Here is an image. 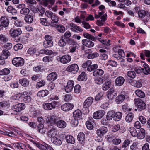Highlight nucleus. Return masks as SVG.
<instances>
[{
    "label": "nucleus",
    "mask_w": 150,
    "mask_h": 150,
    "mask_svg": "<svg viewBox=\"0 0 150 150\" xmlns=\"http://www.w3.org/2000/svg\"><path fill=\"white\" fill-rule=\"evenodd\" d=\"M129 130L131 133V135L133 137H136L137 136V133L134 128L133 127L130 128Z\"/></svg>",
    "instance_id": "48"
},
{
    "label": "nucleus",
    "mask_w": 150,
    "mask_h": 150,
    "mask_svg": "<svg viewBox=\"0 0 150 150\" xmlns=\"http://www.w3.org/2000/svg\"><path fill=\"white\" fill-rule=\"evenodd\" d=\"M125 98V96L121 94L118 95L115 98V102L117 104H120L124 101Z\"/></svg>",
    "instance_id": "30"
},
{
    "label": "nucleus",
    "mask_w": 150,
    "mask_h": 150,
    "mask_svg": "<svg viewBox=\"0 0 150 150\" xmlns=\"http://www.w3.org/2000/svg\"><path fill=\"white\" fill-rule=\"evenodd\" d=\"M105 112L103 110H99L95 112L93 114V117L96 119L102 118L105 115Z\"/></svg>",
    "instance_id": "9"
},
{
    "label": "nucleus",
    "mask_w": 150,
    "mask_h": 150,
    "mask_svg": "<svg viewBox=\"0 0 150 150\" xmlns=\"http://www.w3.org/2000/svg\"><path fill=\"white\" fill-rule=\"evenodd\" d=\"M3 54L0 56V58L6 59L10 55V53L8 50L4 49L3 50Z\"/></svg>",
    "instance_id": "39"
},
{
    "label": "nucleus",
    "mask_w": 150,
    "mask_h": 150,
    "mask_svg": "<svg viewBox=\"0 0 150 150\" xmlns=\"http://www.w3.org/2000/svg\"><path fill=\"white\" fill-rule=\"evenodd\" d=\"M7 11L13 14H16L17 13V10L11 6L8 7Z\"/></svg>",
    "instance_id": "46"
},
{
    "label": "nucleus",
    "mask_w": 150,
    "mask_h": 150,
    "mask_svg": "<svg viewBox=\"0 0 150 150\" xmlns=\"http://www.w3.org/2000/svg\"><path fill=\"white\" fill-rule=\"evenodd\" d=\"M31 142L35 145L38 147H40L42 149L45 150H54L53 148L50 145H47V146H45L42 144L36 143L33 140H31Z\"/></svg>",
    "instance_id": "19"
},
{
    "label": "nucleus",
    "mask_w": 150,
    "mask_h": 150,
    "mask_svg": "<svg viewBox=\"0 0 150 150\" xmlns=\"http://www.w3.org/2000/svg\"><path fill=\"white\" fill-rule=\"evenodd\" d=\"M38 21L41 24L45 26L48 25V23L46 18H41L38 20Z\"/></svg>",
    "instance_id": "55"
},
{
    "label": "nucleus",
    "mask_w": 150,
    "mask_h": 150,
    "mask_svg": "<svg viewBox=\"0 0 150 150\" xmlns=\"http://www.w3.org/2000/svg\"><path fill=\"white\" fill-rule=\"evenodd\" d=\"M66 39L64 38L63 36L61 37V38L59 41L58 45L60 47H64L67 45Z\"/></svg>",
    "instance_id": "40"
},
{
    "label": "nucleus",
    "mask_w": 150,
    "mask_h": 150,
    "mask_svg": "<svg viewBox=\"0 0 150 150\" xmlns=\"http://www.w3.org/2000/svg\"><path fill=\"white\" fill-rule=\"evenodd\" d=\"M19 82L20 84L24 87H27L29 84V81L25 78L20 79L19 81Z\"/></svg>",
    "instance_id": "31"
},
{
    "label": "nucleus",
    "mask_w": 150,
    "mask_h": 150,
    "mask_svg": "<svg viewBox=\"0 0 150 150\" xmlns=\"http://www.w3.org/2000/svg\"><path fill=\"white\" fill-rule=\"evenodd\" d=\"M25 108L24 104L20 103L13 105L12 109L16 112H20L24 109Z\"/></svg>",
    "instance_id": "11"
},
{
    "label": "nucleus",
    "mask_w": 150,
    "mask_h": 150,
    "mask_svg": "<svg viewBox=\"0 0 150 150\" xmlns=\"http://www.w3.org/2000/svg\"><path fill=\"white\" fill-rule=\"evenodd\" d=\"M1 22L4 27H6L9 24V21L7 18L4 16H2L1 18Z\"/></svg>",
    "instance_id": "26"
},
{
    "label": "nucleus",
    "mask_w": 150,
    "mask_h": 150,
    "mask_svg": "<svg viewBox=\"0 0 150 150\" xmlns=\"http://www.w3.org/2000/svg\"><path fill=\"white\" fill-rule=\"evenodd\" d=\"M70 29L71 30L74 32H82L83 30L81 27L73 23H71L70 24Z\"/></svg>",
    "instance_id": "14"
},
{
    "label": "nucleus",
    "mask_w": 150,
    "mask_h": 150,
    "mask_svg": "<svg viewBox=\"0 0 150 150\" xmlns=\"http://www.w3.org/2000/svg\"><path fill=\"white\" fill-rule=\"evenodd\" d=\"M92 64V62L91 60H88L82 65V67L83 68H86L88 67L90 64Z\"/></svg>",
    "instance_id": "62"
},
{
    "label": "nucleus",
    "mask_w": 150,
    "mask_h": 150,
    "mask_svg": "<svg viewBox=\"0 0 150 150\" xmlns=\"http://www.w3.org/2000/svg\"><path fill=\"white\" fill-rule=\"evenodd\" d=\"M46 122L51 124H54L56 122V120L54 116H52L48 117L46 120Z\"/></svg>",
    "instance_id": "35"
},
{
    "label": "nucleus",
    "mask_w": 150,
    "mask_h": 150,
    "mask_svg": "<svg viewBox=\"0 0 150 150\" xmlns=\"http://www.w3.org/2000/svg\"><path fill=\"white\" fill-rule=\"evenodd\" d=\"M122 113L120 112H115L114 120L116 121H120L122 118Z\"/></svg>",
    "instance_id": "36"
},
{
    "label": "nucleus",
    "mask_w": 150,
    "mask_h": 150,
    "mask_svg": "<svg viewBox=\"0 0 150 150\" xmlns=\"http://www.w3.org/2000/svg\"><path fill=\"white\" fill-rule=\"evenodd\" d=\"M74 107V105L69 103H66L62 105L61 108L62 110L64 111H68L72 110Z\"/></svg>",
    "instance_id": "13"
},
{
    "label": "nucleus",
    "mask_w": 150,
    "mask_h": 150,
    "mask_svg": "<svg viewBox=\"0 0 150 150\" xmlns=\"http://www.w3.org/2000/svg\"><path fill=\"white\" fill-rule=\"evenodd\" d=\"M59 104V102L53 101L50 103H47L43 104V108L45 110H50L55 108Z\"/></svg>",
    "instance_id": "3"
},
{
    "label": "nucleus",
    "mask_w": 150,
    "mask_h": 150,
    "mask_svg": "<svg viewBox=\"0 0 150 150\" xmlns=\"http://www.w3.org/2000/svg\"><path fill=\"white\" fill-rule=\"evenodd\" d=\"M45 84V81L43 80H42L37 83L36 86V88H38L40 87L43 86Z\"/></svg>",
    "instance_id": "57"
},
{
    "label": "nucleus",
    "mask_w": 150,
    "mask_h": 150,
    "mask_svg": "<svg viewBox=\"0 0 150 150\" xmlns=\"http://www.w3.org/2000/svg\"><path fill=\"white\" fill-rule=\"evenodd\" d=\"M53 45V42L44 41L43 42V45L46 48L50 47Z\"/></svg>",
    "instance_id": "53"
},
{
    "label": "nucleus",
    "mask_w": 150,
    "mask_h": 150,
    "mask_svg": "<svg viewBox=\"0 0 150 150\" xmlns=\"http://www.w3.org/2000/svg\"><path fill=\"white\" fill-rule=\"evenodd\" d=\"M130 144V141L128 139H127L125 140L122 146V148H124V149H125L127 146H128Z\"/></svg>",
    "instance_id": "60"
},
{
    "label": "nucleus",
    "mask_w": 150,
    "mask_h": 150,
    "mask_svg": "<svg viewBox=\"0 0 150 150\" xmlns=\"http://www.w3.org/2000/svg\"><path fill=\"white\" fill-rule=\"evenodd\" d=\"M73 115L75 119H80L82 117L81 112L79 109L75 110L73 113Z\"/></svg>",
    "instance_id": "23"
},
{
    "label": "nucleus",
    "mask_w": 150,
    "mask_h": 150,
    "mask_svg": "<svg viewBox=\"0 0 150 150\" xmlns=\"http://www.w3.org/2000/svg\"><path fill=\"white\" fill-rule=\"evenodd\" d=\"M83 35L85 38L94 41H96L97 39H98L100 42L103 43V41H104V40L100 38L95 37L87 33H83Z\"/></svg>",
    "instance_id": "8"
},
{
    "label": "nucleus",
    "mask_w": 150,
    "mask_h": 150,
    "mask_svg": "<svg viewBox=\"0 0 150 150\" xmlns=\"http://www.w3.org/2000/svg\"><path fill=\"white\" fill-rule=\"evenodd\" d=\"M65 139L68 143L74 144L75 143V139L72 136L68 135L65 137Z\"/></svg>",
    "instance_id": "28"
},
{
    "label": "nucleus",
    "mask_w": 150,
    "mask_h": 150,
    "mask_svg": "<svg viewBox=\"0 0 150 150\" xmlns=\"http://www.w3.org/2000/svg\"><path fill=\"white\" fill-rule=\"evenodd\" d=\"M111 83L109 81L105 83L102 86V89L103 90L106 91L110 87Z\"/></svg>",
    "instance_id": "51"
},
{
    "label": "nucleus",
    "mask_w": 150,
    "mask_h": 150,
    "mask_svg": "<svg viewBox=\"0 0 150 150\" xmlns=\"http://www.w3.org/2000/svg\"><path fill=\"white\" fill-rule=\"evenodd\" d=\"M55 27L57 31L60 33H64L65 30L64 27L62 25H57Z\"/></svg>",
    "instance_id": "43"
},
{
    "label": "nucleus",
    "mask_w": 150,
    "mask_h": 150,
    "mask_svg": "<svg viewBox=\"0 0 150 150\" xmlns=\"http://www.w3.org/2000/svg\"><path fill=\"white\" fill-rule=\"evenodd\" d=\"M99 56V54L97 52H94L88 54L87 57L89 59H93Z\"/></svg>",
    "instance_id": "56"
},
{
    "label": "nucleus",
    "mask_w": 150,
    "mask_h": 150,
    "mask_svg": "<svg viewBox=\"0 0 150 150\" xmlns=\"http://www.w3.org/2000/svg\"><path fill=\"white\" fill-rule=\"evenodd\" d=\"M134 103L137 107V110L139 111L143 110L146 108V104L139 98H135Z\"/></svg>",
    "instance_id": "2"
},
{
    "label": "nucleus",
    "mask_w": 150,
    "mask_h": 150,
    "mask_svg": "<svg viewBox=\"0 0 150 150\" xmlns=\"http://www.w3.org/2000/svg\"><path fill=\"white\" fill-rule=\"evenodd\" d=\"M25 21L28 24L31 23L33 20V17L32 15L29 14L25 16L24 18Z\"/></svg>",
    "instance_id": "32"
},
{
    "label": "nucleus",
    "mask_w": 150,
    "mask_h": 150,
    "mask_svg": "<svg viewBox=\"0 0 150 150\" xmlns=\"http://www.w3.org/2000/svg\"><path fill=\"white\" fill-rule=\"evenodd\" d=\"M71 57L69 55H64L61 57L60 58V62L65 64L69 62L71 60Z\"/></svg>",
    "instance_id": "15"
},
{
    "label": "nucleus",
    "mask_w": 150,
    "mask_h": 150,
    "mask_svg": "<svg viewBox=\"0 0 150 150\" xmlns=\"http://www.w3.org/2000/svg\"><path fill=\"white\" fill-rule=\"evenodd\" d=\"M74 84V81L72 80L68 81L66 86L65 87V90L67 93L70 92L72 90Z\"/></svg>",
    "instance_id": "12"
},
{
    "label": "nucleus",
    "mask_w": 150,
    "mask_h": 150,
    "mask_svg": "<svg viewBox=\"0 0 150 150\" xmlns=\"http://www.w3.org/2000/svg\"><path fill=\"white\" fill-rule=\"evenodd\" d=\"M107 131V128L105 127L102 126L97 130L96 133L99 136H103L106 133Z\"/></svg>",
    "instance_id": "17"
},
{
    "label": "nucleus",
    "mask_w": 150,
    "mask_h": 150,
    "mask_svg": "<svg viewBox=\"0 0 150 150\" xmlns=\"http://www.w3.org/2000/svg\"><path fill=\"white\" fill-rule=\"evenodd\" d=\"M66 41L67 44L75 45L76 44H77L76 42L74 40L71 38H68L66 39Z\"/></svg>",
    "instance_id": "61"
},
{
    "label": "nucleus",
    "mask_w": 150,
    "mask_h": 150,
    "mask_svg": "<svg viewBox=\"0 0 150 150\" xmlns=\"http://www.w3.org/2000/svg\"><path fill=\"white\" fill-rule=\"evenodd\" d=\"M98 68V66L96 64H90L87 68V70L89 71H94Z\"/></svg>",
    "instance_id": "45"
},
{
    "label": "nucleus",
    "mask_w": 150,
    "mask_h": 150,
    "mask_svg": "<svg viewBox=\"0 0 150 150\" xmlns=\"http://www.w3.org/2000/svg\"><path fill=\"white\" fill-rule=\"evenodd\" d=\"M38 130L39 132L43 134L46 132V129L44 127V125L42 123H40L37 126Z\"/></svg>",
    "instance_id": "29"
},
{
    "label": "nucleus",
    "mask_w": 150,
    "mask_h": 150,
    "mask_svg": "<svg viewBox=\"0 0 150 150\" xmlns=\"http://www.w3.org/2000/svg\"><path fill=\"white\" fill-rule=\"evenodd\" d=\"M36 11L38 12L39 11L40 13L39 14V16H42L44 13L45 10L43 7L42 6H40L38 7L37 9H36Z\"/></svg>",
    "instance_id": "52"
},
{
    "label": "nucleus",
    "mask_w": 150,
    "mask_h": 150,
    "mask_svg": "<svg viewBox=\"0 0 150 150\" xmlns=\"http://www.w3.org/2000/svg\"><path fill=\"white\" fill-rule=\"evenodd\" d=\"M115 112L113 110L109 111L107 113L106 115V118L109 121L111 120L112 118L114 119Z\"/></svg>",
    "instance_id": "33"
},
{
    "label": "nucleus",
    "mask_w": 150,
    "mask_h": 150,
    "mask_svg": "<svg viewBox=\"0 0 150 150\" xmlns=\"http://www.w3.org/2000/svg\"><path fill=\"white\" fill-rule=\"evenodd\" d=\"M30 12V9L24 7L21 9L20 11V13L21 14L25 16L28 15Z\"/></svg>",
    "instance_id": "42"
},
{
    "label": "nucleus",
    "mask_w": 150,
    "mask_h": 150,
    "mask_svg": "<svg viewBox=\"0 0 150 150\" xmlns=\"http://www.w3.org/2000/svg\"><path fill=\"white\" fill-rule=\"evenodd\" d=\"M12 63L16 67L22 66L24 64V60L21 57H16L13 59Z\"/></svg>",
    "instance_id": "5"
},
{
    "label": "nucleus",
    "mask_w": 150,
    "mask_h": 150,
    "mask_svg": "<svg viewBox=\"0 0 150 150\" xmlns=\"http://www.w3.org/2000/svg\"><path fill=\"white\" fill-rule=\"evenodd\" d=\"M135 93L137 96L141 98H144L145 96L144 93L140 90H136Z\"/></svg>",
    "instance_id": "44"
},
{
    "label": "nucleus",
    "mask_w": 150,
    "mask_h": 150,
    "mask_svg": "<svg viewBox=\"0 0 150 150\" xmlns=\"http://www.w3.org/2000/svg\"><path fill=\"white\" fill-rule=\"evenodd\" d=\"M145 131L143 128H141L137 133V137L139 139H142L145 137Z\"/></svg>",
    "instance_id": "24"
},
{
    "label": "nucleus",
    "mask_w": 150,
    "mask_h": 150,
    "mask_svg": "<svg viewBox=\"0 0 150 150\" xmlns=\"http://www.w3.org/2000/svg\"><path fill=\"white\" fill-rule=\"evenodd\" d=\"M40 52L42 54L50 55L52 53V52L48 50H40Z\"/></svg>",
    "instance_id": "58"
},
{
    "label": "nucleus",
    "mask_w": 150,
    "mask_h": 150,
    "mask_svg": "<svg viewBox=\"0 0 150 150\" xmlns=\"http://www.w3.org/2000/svg\"><path fill=\"white\" fill-rule=\"evenodd\" d=\"M129 82L133 86L137 88H140L142 86V85L140 82L136 80L130 79Z\"/></svg>",
    "instance_id": "25"
},
{
    "label": "nucleus",
    "mask_w": 150,
    "mask_h": 150,
    "mask_svg": "<svg viewBox=\"0 0 150 150\" xmlns=\"http://www.w3.org/2000/svg\"><path fill=\"white\" fill-rule=\"evenodd\" d=\"M49 93V91L47 90H42L39 91L37 95L40 97H44L47 96Z\"/></svg>",
    "instance_id": "38"
},
{
    "label": "nucleus",
    "mask_w": 150,
    "mask_h": 150,
    "mask_svg": "<svg viewBox=\"0 0 150 150\" xmlns=\"http://www.w3.org/2000/svg\"><path fill=\"white\" fill-rule=\"evenodd\" d=\"M86 79V75L84 72H82L78 78V80L80 81H83Z\"/></svg>",
    "instance_id": "47"
},
{
    "label": "nucleus",
    "mask_w": 150,
    "mask_h": 150,
    "mask_svg": "<svg viewBox=\"0 0 150 150\" xmlns=\"http://www.w3.org/2000/svg\"><path fill=\"white\" fill-rule=\"evenodd\" d=\"M125 81L124 78L122 76H119L115 79L116 85L118 86H120L124 84Z\"/></svg>",
    "instance_id": "21"
},
{
    "label": "nucleus",
    "mask_w": 150,
    "mask_h": 150,
    "mask_svg": "<svg viewBox=\"0 0 150 150\" xmlns=\"http://www.w3.org/2000/svg\"><path fill=\"white\" fill-rule=\"evenodd\" d=\"M10 32L11 36L15 37L20 35L22 33L21 30L20 28H18L16 30H10Z\"/></svg>",
    "instance_id": "22"
},
{
    "label": "nucleus",
    "mask_w": 150,
    "mask_h": 150,
    "mask_svg": "<svg viewBox=\"0 0 150 150\" xmlns=\"http://www.w3.org/2000/svg\"><path fill=\"white\" fill-rule=\"evenodd\" d=\"M15 146L16 147L17 149H19L20 148L22 149H25L26 148L24 144L21 143H16L15 145Z\"/></svg>",
    "instance_id": "54"
},
{
    "label": "nucleus",
    "mask_w": 150,
    "mask_h": 150,
    "mask_svg": "<svg viewBox=\"0 0 150 150\" xmlns=\"http://www.w3.org/2000/svg\"><path fill=\"white\" fill-rule=\"evenodd\" d=\"M104 73L103 71L100 69H96L93 72V75L95 76H99Z\"/></svg>",
    "instance_id": "34"
},
{
    "label": "nucleus",
    "mask_w": 150,
    "mask_h": 150,
    "mask_svg": "<svg viewBox=\"0 0 150 150\" xmlns=\"http://www.w3.org/2000/svg\"><path fill=\"white\" fill-rule=\"evenodd\" d=\"M135 72H135L133 71H129L127 72V75L129 77L134 79L136 76Z\"/></svg>",
    "instance_id": "50"
},
{
    "label": "nucleus",
    "mask_w": 150,
    "mask_h": 150,
    "mask_svg": "<svg viewBox=\"0 0 150 150\" xmlns=\"http://www.w3.org/2000/svg\"><path fill=\"white\" fill-rule=\"evenodd\" d=\"M93 101V98L91 97L88 98L84 101L83 104L84 108L88 109V108L91 105Z\"/></svg>",
    "instance_id": "16"
},
{
    "label": "nucleus",
    "mask_w": 150,
    "mask_h": 150,
    "mask_svg": "<svg viewBox=\"0 0 150 150\" xmlns=\"http://www.w3.org/2000/svg\"><path fill=\"white\" fill-rule=\"evenodd\" d=\"M56 125L59 128H64L67 125V123L64 121L60 120L56 122Z\"/></svg>",
    "instance_id": "27"
},
{
    "label": "nucleus",
    "mask_w": 150,
    "mask_h": 150,
    "mask_svg": "<svg viewBox=\"0 0 150 150\" xmlns=\"http://www.w3.org/2000/svg\"><path fill=\"white\" fill-rule=\"evenodd\" d=\"M138 14L139 17L143 18L145 16L146 13L145 11L144 10H140L138 12Z\"/></svg>",
    "instance_id": "59"
},
{
    "label": "nucleus",
    "mask_w": 150,
    "mask_h": 150,
    "mask_svg": "<svg viewBox=\"0 0 150 150\" xmlns=\"http://www.w3.org/2000/svg\"><path fill=\"white\" fill-rule=\"evenodd\" d=\"M134 114L132 113L128 114L126 117L125 120L127 122L130 123L132 121L134 117Z\"/></svg>",
    "instance_id": "41"
},
{
    "label": "nucleus",
    "mask_w": 150,
    "mask_h": 150,
    "mask_svg": "<svg viewBox=\"0 0 150 150\" xmlns=\"http://www.w3.org/2000/svg\"><path fill=\"white\" fill-rule=\"evenodd\" d=\"M144 68H135L134 71L137 74H139L143 71L144 74H150V67L146 63H144L143 65Z\"/></svg>",
    "instance_id": "1"
},
{
    "label": "nucleus",
    "mask_w": 150,
    "mask_h": 150,
    "mask_svg": "<svg viewBox=\"0 0 150 150\" xmlns=\"http://www.w3.org/2000/svg\"><path fill=\"white\" fill-rule=\"evenodd\" d=\"M20 96L25 103H29L31 100V97L28 91H24L22 93L21 95Z\"/></svg>",
    "instance_id": "7"
},
{
    "label": "nucleus",
    "mask_w": 150,
    "mask_h": 150,
    "mask_svg": "<svg viewBox=\"0 0 150 150\" xmlns=\"http://www.w3.org/2000/svg\"><path fill=\"white\" fill-rule=\"evenodd\" d=\"M10 72V71L8 69L5 68L0 71V75H7Z\"/></svg>",
    "instance_id": "49"
},
{
    "label": "nucleus",
    "mask_w": 150,
    "mask_h": 150,
    "mask_svg": "<svg viewBox=\"0 0 150 150\" xmlns=\"http://www.w3.org/2000/svg\"><path fill=\"white\" fill-rule=\"evenodd\" d=\"M77 139L79 143L83 146L86 143L85 135L83 132H80L79 133L77 136Z\"/></svg>",
    "instance_id": "10"
},
{
    "label": "nucleus",
    "mask_w": 150,
    "mask_h": 150,
    "mask_svg": "<svg viewBox=\"0 0 150 150\" xmlns=\"http://www.w3.org/2000/svg\"><path fill=\"white\" fill-rule=\"evenodd\" d=\"M52 58L50 56L45 57L43 59V61L45 62H48L52 61Z\"/></svg>",
    "instance_id": "63"
},
{
    "label": "nucleus",
    "mask_w": 150,
    "mask_h": 150,
    "mask_svg": "<svg viewBox=\"0 0 150 150\" xmlns=\"http://www.w3.org/2000/svg\"><path fill=\"white\" fill-rule=\"evenodd\" d=\"M48 129H49L47 133L48 136L51 138L55 137L57 134V129L52 125H49Z\"/></svg>",
    "instance_id": "4"
},
{
    "label": "nucleus",
    "mask_w": 150,
    "mask_h": 150,
    "mask_svg": "<svg viewBox=\"0 0 150 150\" xmlns=\"http://www.w3.org/2000/svg\"><path fill=\"white\" fill-rule=\"evenodd\" d=\"M57 74L55 72L50 73L47 76V79L49 81H54L57 78Z\"/></svg>",
    "instance_id": "20"
},
{
    "label": "nucleus",
    "mask_w": 150,
    "mask_h": 150,
    "mask_svg": "<svg viewBox=\"0 0 150 150\" xmlns=\"http://www.w3.org/2000/svg\"><path fill=\"white\" fill-rule=\"evenodd\" d=\"M64 98L65 101H69L72 99V97L70 94H67L64 96Z\"/></svg>",
    "instance_id": "64"
},
{
    "label": "nucleus",
    "mask_w": 150,
    "mask_h": 150,
    "mask_svg": "<svg viewBox=\"0 0 150 150\" xmlns=\"http://www.w3.org/2000/svg\"><path fill=\"white\" fill-rule=\"evenodd\" d=\"M51 140L52 143L56 145L59 146L62 144L61 140L56 137H52Z\"/></svg>",
    "instance_id": "37"
},
{
    "label": "nucleus",
    "mask_w": 150,
    "mask_h": 150,
    "mask_svg": "<svg viewBox=\"0 0 150 150\" xmlns=\"http://www.w3.org/2000/svg\"><path fill=\"white\" fill-rule=\"evenodd\" d=\"M82 44L88 47H92L94 45L93 42L89 40L84 39L82 41Z\"/></svg>",
    "instance_id": "18"
},
{
    "label": "nucleus",
    "mask_w": 150,
    "mask_h": 150,
    "mask_svg": "<svg viewBox=\"0 0 150 150\" xmlns=\"http://www.w3.org/2000/svg\"><path fill=\"white\" fill-rule=\"evenodd\" d=\"M79 70L78 65L76 64H72L69 65L66 68V70L68 72L75 74Z\"/></svg>",
    "instance_id": "6"
}]
</instances>
